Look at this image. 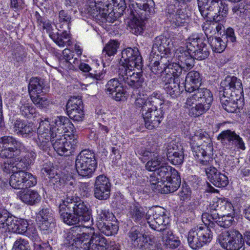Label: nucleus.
Segmentation results:
<instances>
[{"label": "nucleus", "instance_id": "obj_20", "mask_svg": "<svg viewBox=\"0 0 250 250\" xmlns=\"http://www.w3.org/2000/svg\"><path fill=\"white\" fill-rule=\"evenodd\" d=\"M67 114L74 122L83 121L84 117L83 104L81 97H72L66 105Z\"/></svg>", "mask_w": 250, "mask_h": 250}, {"label": "nucleus", "instance_id": "obj_46", "mask_svg": "<svg viewBox=\"0 0 250 250\" xmlns=\"http://www.w3.org/2000/svg\"><path fill=\"white\" fill-rule=\"evenodd\" d=\"M163 104L162 96L159 93H153L147 98L146 108L148 110H159L158 107Z\"/></svg>", "mask_w": 250, "mask_h": 250}, {"label": "nucleus", "instance_id": "obj_36", "mask_svg": "<svg viewBox=\"0 0 250 250\" xmlns=\"http://www.w3.org/2000/svg\"><path fill=\"white\" fill-rule=\"evenodd\" d=\"M119 45L120 43L118 41L113 40H110L105 45L102 54L103 62L106 61V62H103L104 65H105V63L109 64L112 59L111 57L116 54Z\"/></svg>", "mask_w": 250, "mask_h": 250}, {"label": "nucleus", "instance_id": "obj_6", "mask_svg": "<svg viewBox=\"0 0 250 250\" xmlns=\"http://www.w3.org/2000/svg\"><path fill=\"white\" fill-rule=\"evenodd\" d=\"M119 63V69H124L127 74L135 76L137 79H141L142 82L144 83L142 71L135 72V69L140 70L143 66L142 57L137 47H127L123 49Z\"/></svg>", "mask_w": 250, "mask_h": 250}, {"label": "nucleus", "instance_id": "obj_54", "mask_svg": "<svg viewBox=\"0 0 250 250\" xmlns=\"http://www.w3.org/2000/svg\"><path fill=\"white\" fill-rule=\"evenodd\" d=\"M44 94H40L30 98L35 105L40 108H46L51 103L50 99L43 96Z\"/></svg>", "mask_w": 250, "mask_h": 250}, {"label": "nucleus", "instance_id": "obj_57", "mask_svg": "<svg viewBox=\"0 0 250 250\" xmlns=\"http://www.w3.org/2000/svg\"><path fill=\"white\" fill-rule=\"evenodd\" d=\"M169 217L167 214L158 218L154 220V222H152L151 223L150 221H147V223L149 224L150 228L157 230L159 229L158 228L161 226H162V228H165V226L169 223Z\"/></svg>", "mask_w": 250, "mask_h": 250}, {"label": "nucleus", "instance_id": "obj_59", "mask_svg": "<svg viewBox=\"0 0 250 250\" xmlns=\"http://www.w3.org/2000/svg\"><path fill=\"white\" fill-rule=\"evenodd\" d=\"M148 179L151 184V188L153 191L160 193H161V191H163L164 185L160 184V179L159 178V176L156 175L155 172L150 174Z\"/></svg>", "mask_w": 250, "mask_h": 250}, {"label": "nucleus", "instance_id": "obj_21", "mask_svg": "<svg viewBox=\"0 0 250 250\" xmlns=\"http://www.w3.org/2000/svg\"><path fill=\"white\" fill-rule=\"evenodd\" d=\"M163 107L159 110H148L146 106L141 110L142 116L144 119L145 127L149 130L158 127L164 118L165 112Z\"/></svg>", "mask_w": 250, "mask_h": 250}, {"label": "nucleus", "instance_id": "obj_9", "mask_svg": "<svg viewBox=\"0 0 250 250\" xmlns=\"http://www.w3.org/2000/svg\"><path fill=\"white\" fill-rule=\"evenodd\" d=\"M113 6L111 2L107 3L104 6H100L98 9L95 7L91 10L89 8L84 9L83 12L98 23H113L118 17L123 15L124 12L119 13L118 7H113Z\"/></svg>", "mask_w": 250, "mask_h": 250}, {"label": "nucleus", "instance_id": "obj_37", "mask_svg": "<svg viewBox=\"0 0 250 250\" xmlns=\"http://www.w3.org/2000/svg\"><path fill=\"white\" fill-rule=\"evenodd\" d=\"M14 128L18 133L24 137H29L34 131V124L32 122L17 119L14 123Z\"/></svg>", "mask_w": 250, "mask_h": 250}, {"label": "nucleus", "instance_id": "obj_26", "mask_svg": "<svg viewBox=\"0 0 250 250\" xmlns=\"http://www.w3.org/2000/svg\"><path fill=\"white\" fill-rule=\"evenodd\" d=\"M80 226H75L70 229L64 232V243L68 247H74L77 250H81L79 244L81 243L84 236V233H80Z\"/></svg>", "mask_w": 250, "mask_h": 250}, {"label": "nucleus", "instance_id": "obj_52", "mask_svg": "<svg viewBox=\"0 0 250 250\" xmlns=\"http://www.w3.org/2000/svg\"><path fill=\"white\" fill-rule=\"evenodd\" d=\"M166 214H167L166 210L163 208L158 206L152 207L146 213V219L147 221H149L152 218L153 220H155Z\"/></svg>", "mask_w": 250, "mask_h": 250}, {"label": "nucleus", "instance_id": "obj_10", "mask_svg": "<svg viewBox=\"0 0 250 250\" xmlns=\"http://www.w3.org/2000/svg\"><path fill=\"white\" fill-rule=\"evenodd\" d=\"M208 225L197 226L190 229L188 235L189 246L193 250H198L211 242L213 235Z\"/></svg>", "mask_w": 250, "mask_h": 250}, {"label": "nucleus", "instance_id": "obj_48", "mask_svg": "<svg viewBox=\"0 0 250 250\" xmlns=\"http://www.w3.org/2000/svg\"><path fill=\"white\" fill-rule=\"evenodd\" d=\"M208 42L212 51L215 53H222L227 46V41L221 37H209Z\"/></svg>", "mask_w": 250, "mask_h": 250}, {"label": "nucleus", "instance_id": "obj_3", "mask_svg": "<svg viewBox=\"0 0 250 250\" xmlns=\"http://www.w3.org/2000/svg\"><path fill=\"white\" fill-rule=\"evenodd\" d=\"M220 102L227 112L234 113L244 105L241 81L235 76H227L221 83Z\"/></svg>", "mask_w": 250, "mask_h": 250}, {"label": "nucleus", "instance_id": "obj_33", "mask_svg": "<svg viewBox=\"0 0 250 250\" xmlns=\"http://www.w3.org/2000/svg\"><path fill=\"white\" fill-rule=\"evenodd\" d=\"M202 81L201 75L196 71L189 72L186 75L184 88L188 92L191 93L199 88Z\"/></svg>", "mask_w": 250, "mask_h": 250}, {"label": "nucleus", "instance_id": "obj_19", "mask_svg": "<svg viewBox=\"0 0 250 250\" xmlns=\"http://www.w3.org/2000/svg\"><path fill=\"white\" fill-rule=\"evenodd\" d=\"M188 48L192 52L194 60H204L209 55L207 44L203 38H189L188 41Z\"/></svg>", "mask_w": 250, "mask_h": 250}, {"label": "nucleus", "instance_id": "obj_58", "mask_svg": "<svg viewBox=\"0 0 250 250\" xmlns=\"http://www.w3.org/2000/svg\"><path fill=\"white\" fill-rule=\"evenodd\" d=\"M141 88V87L133 88V91L132 94L136 99L135 103L136 106L143 108L144 106H146L147 99H146V95L140 93V89ZM142 109V108H141V110Z\"/></svg>", "mask_w": 250, "mask_h": 250}, {"label": "nucleus", "instance_id": "obj_12", "mask_svg": "<svg viewBox=\"0 0 250 250\" xmlns=\"http://www.w3.org/2000/svg\"><path fill=\"white\" fill-rule=\"evenodd\" d=\"M25 146L12 136H5L0 138V157L11 159L21 155Z\"/></svg>", "mask_w": 250, "mask_h": 250}, {"label": "nucleus", "instance_id": "obj_39", "mask_svg": "<svg viewBox=\"0 0 250 250\" xmlns=\"http://www.w3.org/2000/svg\"><path fill=\"white\" fill-rule=\"evenodd\" d=\"M137 7L140 10L141 18H146L143 16V14L145 13V16L153 15L155 12V5L153 0H135Z\"/></svg>", "mask_w": 250, "mask_h": 250}, {"label": "nucleus", "instance_id": "obj_60", "mask_svg": "<svg viewBox=\"0 0 250 250\" xmlns=\"http://www.w3.org/2000/svg\"><path fill=\"white\" fill-rule=\"evenodd\" d=\"M20 218L11 214L10 217L6 223H5L4 226L2 228L5 231H11L15 232L17 228V224L19 223Z\"/></svg>", "mask_w": 250, "mask_h": 250}, {"label": "nucleus", "instance_id": "obj_25", "mask_svg": "<svg viewBox=\"0 0 250 250\" xmlns=\"http://www.w3.org/2000/svg\"><path fill=\"white\" fill-rule=\"evenodd\" d=\"M192 54L188 48V42L186 47L181 46L175 51V57L178 61V63L186 69V72L191 69L194 65V59Z\"/></svg>", "mask_w": 250, "mask_h": 250}, {"label": "nucleus", "instance_id": "obj_7", "mask_svg": "<svg viewBox=\"0 0 250 250\" xmlns=\"http://www.w3.org/2000/svg\"><path fill=\"white\" fill-rule=\"evenodd\" d=\"M156 173L160 179V184L164 185L161 193L173 192L180 187L181 183L180 173L172 167L163 164L157 169Z\"/></svg>", "mask_w": 250, "mask_h": 250}, {"label": "nucleus", "instance_id": "obj_13", "mask_svg": "<svg viewBox=\"0 0 250 250\" xmlns=\"http://www.w3.org/2000/svg\"><path fill=\"white\" fill-rule=\"evenodd\" d=\"M167 23H169L173 28L181 26H185L189 19L186 13L185 8L179 7V3H169L166 9Z\"/></svg>", "mask_w": 250, "mask_h": 250}, {"label": "nucleus", "instance_id": "obj_63", "mask_svg": "<svg viewBox=\"0 0 250 250\" xmlns=\"http://www.w3.org/2000/svg\"><path fill=\"white\" fill-rule=\"evenodd\" d=\"M24 234L27 236L34 243L40 242L41 241L38 231L34 227L32 226L28 227Z\"/></svg>", "mask_w": 250, "mask_h": 250}, {"label": "nucleus", "instance_id": "obj_34", "mask_svg": "<svg viewBox=\"0 0 250 250\" xmlns=\"http://www.w3.org/2000/svg\"><path fill=\"white\" fill-rule=\"evenodd\" d=\"M185 69L178 63L169 62L165 73L162 75V80L163 82L174 81L182 74L183 70L185 71Z\"/></svg>", "mask_w": 250, "mask_h": 250}, {"label": "nucleus", "instance_id": "obj_53", "mask_svg": "<svg viewBox=\"0 0 250 250\" xmlns=\"http://www.w3.org/2000/svg\"><path fill=\"white\" fill-rule=\"evenodd\" d=\"M81 250H107L109 246L104 245L100 244H95L94 242H85L82 240L81 243H79Z\"/></svg>", "mask_w": 250, "mask_h": 250}, {"label": "nucleus", "instance_id": "obj_1", "mask_svg": "<svg viewBox=\"0 0 250 250\" xmlns=\"http://www.w3.org/2000/svg\"><path fill=\"white\" fill-rule=\"evenodd\" d=\"M58 208L61 219L69 226L93 223L91 209L78 196L67 195L61 200Z\"/></svg>", "mask_w": 250, "mask_h": 250}, {"label": "nucleus", "instance_id": "obj_15", "mask_svg": "<svg viewBox=\"0 0 250 250\" xmlns=\"http://www.w3.org/2000/svg\"><path fill=\"white\" fill-rule=\"evenodd\" d=\"M52 146L60 156H68L74 151L78 141L76 135H72L68 140L64 135L57 134L52 140Z\"/></svg>", "mask_w": 250, "mask_h": 250}, {"label": "nucleus", "instance_id": "obj_11", "mask_svg": "<svg viewBox=\"0 0 250 250\" xmlns=\"http://www.w3.org/2000/svg\"><path fill=\"white\" fill-rule=\"evenodd\" d=\"M194 91H195L197 104L190 108L189 114L196 117L203 115L209 110L213 99L211 91L207 88H199Z\"/></svg>", "mask_w": 250, "mask_h": 250}, {"label": "nucleus", "instance_id": "obj_45", "mask_svg": "<svg viewBox=\"0 0 250 250\" xmlns=\"http://www.w3.org/2000/svg\"><path fill=\"white\" fill-rule=\"evenodd\" d=\"M165 82L166 83L165 90L167 94L172 98H176L179 96L185 89L184 87L181 86L179 83L175 81Z\"/></svg>", "mask_w": 250, "mask_h": 250}, {"label": "nucleus", "instance_id": "obj_61", "mask_svg": "<svg viewBox=\"0 0 250 250\" xmlns=\"http://www.w3.org/2000/svg\"><path fill=\"white\" fill-rule=\"evenodd\" d=\"M13 250H31L28 241L20 238L17 239L14 243Z\"/></svg>", "mask_w": 250, "mask_h": 250}, {"label": "nucleus", "instance_id": "obj_64", "mask_svg": "<svg viewBox=\"0 0 250 250\" xmlns=\"http://www.w3.org/2000/svg\"><path fill=\"white\" fill-rule=\"evenodd\" d=\"M191 190L188 186L184 183L179 192V195L181 200L186 201L190 199Z\"/></svg>", "mask_w": 250, "mask_h": 250}, {"label": "nucleus", "instance_id": "obj_55", "mask_svg": "<svg viewBox=\"0 0 250 250\" xmlns=\"http://www.w3.org/2000/svg\"><path fill=\"white\" fill-rule=\"evenodd\" d=\"M54 217H55L52 210L45 205L41 206L39 212L37 214V220L38 222Z\"/></svg>", "mask_w": 250, "mask_h": 250}, {"label": "nucleus", "instance_id": "obj_42", "mask_svg": "<svg viewBox=\"0 0 250 250\" xmlns=\"http://www.w3.org/2000/svg\"><path fill=\"white\" fill-rule=\"evenodd\" d=\"M128 213L133 221L140 225L143 223L145 218L146 217L144 208L139 205L134 204L131 206Z\"/></svg>", "mask_w": 250, "mask_h": 250}, {"label": "nucleus", "instance_id": "obj_56", "mask_svg": "<svg viewBox=\"0 0 250 250\" xmlns=\"http://www.w3.org/2000/svg\"><path fill=\"white\" fill-rule=\"evenodd\" d=\"M79 69L84 72H88V76L90 78H93L96 80H101L103 78V74L101 72H97L94 71V72H90L91 70V68L87 63L81 62L79 65Z\"/></svg>", "mask_w": 250, "mask_h": 250}, {"label": "nucleus", "instance_id": "obj_28", "mask_svg": "<svg viewBox=\"0 0 250 250\" xmlns=\"http://www.w3.org/2000/svg\"><path fill=\"white\" fill-rule=\"evenodd\" d=\"M53 130L56 131L57 134L64 135L66 132H70L75 135L76 129L70 120L65 116H57L52 121Z\"/></svg>", "mask_w": 250, "mask_h": 250}, {"label": "nucleus", "instance_id": "obj_44", "mask_svg": "<svg viewBox=\"0 0 250 250\" xmlns=\"http://www.w3.org/2000/svg\"><path fill=\"white\" fill-rule=\"evenodd\" d=\"M139 13H137V15H138V17L140 18V20L138 19L137 18V16H135L134 14V17L133 19L131 20L130 22L129 23V26L130 28L131 32L134 34H141L143 33L144 28H143V24L142 21L143 20H145L147 19V17L150 16V15L145 16V13L143 14V16L144 17L146 16V18L142 19L141 18L140 16L141 13L142 12L138 11Z\"/></svg>", "mask_w": 250, "mask_h": 250}, {"label": "nucleus", "instance_id": "obj_23", "mask_svg": "<svg viewBox=\"0 0 250 250\" xmlns=\"http://www.w3.org/2000/svg\"><path fill=\"white\" fill-rule=\"evenodd\" d=\"M128 236L132 247L135 250H146L148 243L147 236L145 234L140 226L132 227L129 230Z\"/></svg>", "mask_w": 250, "mask_h": 250}, {"label": "nucleus", "instance_id": "obj_29", "mask_svg": "<svg viewBox=\"0 0 250 250\" xmlns=\"http://www.w3.org/2000/svg\"><path fill=\"white\" fill-rule=\"evenodd\" d=\"M204 171L209 181L215 187L225 188L228 185V177L215 167L212 166L205 168Z\"/></svg>", "mask_w": 250, "mask_h": 250}, {"label": "nucleus", "instance_id": "obj_32", "mask_svg": "<svg viewBox=\"0 0 250 250\" xmlns=\"http://www.w3.org/2000/svg\"><path fill=\"white\" fill-rule=\"evenodd\" d=\"M17 196L24 204L35 206L39 203L41 197L37 190L29 188L21 190L17 193Z\"/></svg>", "mask_w": 250, "mask_h": 250}, {"label": "nucleus", "instance_id": "obj_24", "mask_svg": "<svg viewBox=\"0 0 250 250\" xmlns=\"http://www.w3.org/2000/svg\"><path fill=\"white\" fill-rule=\"evenodd\" d=\"M166 149L167 159L172 165L180 166L183 164L185 154L181 145L172 141L167 144Z\"/></svg>", "mask_w": 250, "mask_h": 250}, {"label": "nucleus", "instance_id": "obj_35", "mask_svg": "<svg viewBox=\"0 0 250 250\" xmlns=\"http://www.w3.org/2000/svg\"><path fill=\"white\" fill-rule=\"evenodd\" d=\"M55 56L57 58L59 63V66L63 69L68 70H77L76 67L69 61L73 58L74 54L70 49L66 48L64 49L62 54L56 53Z\"/></svg>", "mask_w": 250, "mask_h": 250}, {"label": "nucleus", "instance_id": "obj_43", "mask_svg": "<svg viewBox=\"0 0 250 250\" xmlns=\"http://www.w3.org/2000/svg\"><path fill=\"white\" fill-rule=\"evenodd\" d=\"M97 227L102 233L107 236L116 234L119 229V224L117 219L102 224H98Z\"/></svg>", "mask_w": 250, "mask_h": 250}, {"label": "nucleus", "instance_id": "obj_2", "mask_svg": "<svg viewBox=\"0 0 250 250\" xmlns=\"http://www.w3.org/2000/svg\"><path fill=\"white\" fill-rule=\"evenodd\" d=\"M235 212L230 201L225 198L214 199L210 203L208 212H204L202 220L204 224L208 225L215 231L219 227L227 229L234 222Z\"/></svg>", "mask_w": 250, "mask_h": 250}, {"label": "nucleus", "instance_id": "obj_38", "mask_svg": "<svg viewBox=\"0 0 250 250\" xmlns=\"http://www.w3.org/2000/svg\"><path fill=\"white\" fill-rule=\"evenodd\" d=\"M58 133L56 131L53 130V124L51 127L48 121L42 122L38 128L39 140H53L55 136Z\"/></svg>", "mask_w": 250, "mask_h": 250}, {"label": "nucleus", "instance_id": "obj_22", "mask_svg": "<svg viewBox=\"0 0 250 250\" xmlns=\"http://www.w3.org/2000/svg\"><path fill=\"white\" fill-rule=\"evenodd\" d=\"M42 173L49 179V183L53 186L55 190L61 189L65 187L67 180V174L62 172L57 173L53 167L44 165L41 170Z\"/></svg>", "mask_w": 250, "mask_h": 250}, {"label": "nucleus", "instance_id": "obj_4", "mask_svg": "<svg viewBox=\"0 0 250 250\" xmlns=\"http://www.w3.org/2000/svg\"><path fill=\"white\" fill-rule=\"evenodd\" d=\"M118 77L110 79L105 85L107 91L116 101H124L127 99V94L124 87H142L143 82L141 79H137L135 76L127 74L124 69L118 70Z\"/></svg>", "mask_w": 250, "mask_h": 250}, {"label": "nucleus", "instance_id": "obj_18", "mask_svg": "<svg viewBox=\"0 0 250 250\" xmlns=\"http://www.w3.org/2000/svg\"><path fill=\"white\" fill-rule=\"evenodd\" d=\"M93 187V195L99 200H106L110 198L111 184L108 178L104 174L97 176Z\"/></svg>", "mask_w": 250, "mask_h": 250}, {"label": "nucleus", "instance_id": "obj_17", "mask_svg": "<svg viewBox=\"0 0 250 250\" xmlns=\"http://www.w3.org/2000/svg\"><path fill=\"white\" fill-rule=\"evenodd\" d=\"M220 243L226 250H239L244 245L243 235L236 230H230L222 233Z\"/></svg>", "mask_w": 250, "mask_h": 250}, {"label": "nucleus", "instance_id": "obj_16", "mask_svg": "<svg viewBox=\"0 0 250 250\" xmlns=\"http://www.w3.org/2000/svg\"><path fill=\"white\" fill-rule=\"evenodd\" d=\"M9 184L13 188L23 190L36 185L37 178L29 172L20 171L19 173L12 174Z\"/></svg>", "mask_w": 250, "mask_h": 250}, {"label": "nucleus", "instance_id": "obj_27", "mask_svg": "<svg viewBox=\"0 0 250 250\" xmlns=\"http://www.w3.org/2000/svg\"><path fill=\"white\" fill-rule=\"evenodd\" d=\"M170 58L168 56L158 54L150 55V70L155 74H161V76L165 73L166 69L167 67Z\"/></svg>", "mask_w": 250, "mask_h": 250}, {"label": "nucleus", "instance_id": "obj_40", "mask_svg": "<svg viewBox=\"0 0 250 250\" xmlns=\"http://www.w3.org/2000/svg\"><path fill=\"white\" fill-rule=\"evenodd\" d=\"M50 38L60 47H63L65 45H70L72 44L70 31L66 30L59 31L54 33H50Z\"/></svg>", "mask_w": 250, "mask_h": 250}, {"label": "nucleus", "instance_id": "obj_14", "mask_svg": "<svg viewBox=\"0 0 250 250\" xmlns=\"http://www.w3.org/2000/svg\"><path fill=\"white\" fill-rule=\"evenodd\" d=\"M222 146L229 150L235 151L246 149L243 139L234 131L227 129L222 131L217 137Z\"/></svg>", "mask_w": 250, "mask_h": 250}, {"label": "nucleus", "instance_id": "obj_47", "mask_svg": "<svg viewBox=\"0 0 250 250\" xmlns=\"http://www.w3.org/2000/svg\"><path fill=\"white\" fill-rule=\"evenodd\" d=\"M96 225L101 223H104L106 222H110L113 220H116L115 216L109 209L99 208L97 209Z\"/></svg>", "mask_w": 250, "mask_h": 250}, {"label": "nucleus", "instance_id": "obj_50", "mask_svg": "<svg viewBox=\"0 0 250 250\" xmlns=\"http://www.w3.org/2000/svg\"><path fill=\"white\" fill-rule=\"evenodd\" d=\"M11 57L17 62H23L25 61L27 52L25 48L21 45H17L11 51Z\"/></svg>", "mask_w": 250, "mask_h": 250}, {"label": "nucleus", "instance_id": "obj_41", "mask_svg": "<svg viewBox=\"0 0 250 250\" xmlns=\"http://www.w3.org/2000/svg\"><path fill=\"white\" fill-rule=\"evenodd\" d=\"M18 107L20 114L24 118L32 119L36 117L37 112L35 108L33 107L28 102V101L22 97Z\"/></svg>", "mask_w": 250, "mask_h": 250}, {"label": "nucleus", "instance_id": "obj_49", "mask_svg": "<svg viewBox=\"0 0 250 250\" xmlns=\"http://www.w3.org/2000/svg\"><path fill=\"white\" fill-rule=\"evenodd\" d=\"M83 241L85 242H94L95 244H100L104 245H108L106 239L102 235L92 232L84 233Z\"/></svg>", "mask_w": 250, "mask_h": 250}, {"label": "nucleus", "instance_id": "obj_31", "mask_svg": "<svg viewBox=\"0 0 250 250\" xmlns=\"http://www.w3.org/2000/svg\"><path fill=\"white\" fill-rule=\"evenodd\" d=\"M49 86L42 79L38 77L32 78L28 84V91L30 98L46 93Z\"/></svg>", "mask_w": 250, "mask_h": 250}, {"label": "nucleus", "instance_id": "obj_51", "mask_svg": "<svg viewBox=\"0 0 250 250\" xmlns=\"http://www.w3.org/2000/svg\"><path fill=\"white\" fill-rule=\"evenodd\" d=\"M39 228L43 233L48 234L53 231L56 226L55 217L47 219L38 222Z\"/></svg>", "mask_w": 250, "mask_h": 250}, {"label": "nucleus", "instance_id": "obj_30", "mask_svg": "<svg viewBox=\"0 0 250 250\" xmlns=\"http://www.w3.org/2000/svg\"><path fill=\"white\" fill-rule=\"evenodd\" d=\"M171 39L166 36L161 35L156 37L153 41L152 50L150 55L158 54L168 56L170 54V43Z\"/></svg>", "mask_w": 250, "mask_h": 250}, {"label": "nucleus", "instance_id": "obj_62", "mask_svg": "<svg viewBox=\"0 0 250 250\" xmlns=\"http://www.w3.org/2000/svg\"><path fill=\"white\" fill-rule=\"evenodd\" d=\"M71 16L68 14V12L64 10H62L59 13V21L60 23H65L67 29L69 30L71 22Z\"/></svg>", "mask_w": 250, "mask_h": 250}, {"label": "nucleus", "instance_id": "obj_5", "mask_svg": "<svg viewBox=\"0 0 250 250\" xmlns=\"http://www.w3.org/2000/svg\"><path fill=\"white\" fill-rule=\"evenodd\" d=\"M190 146L199 165L207 166L212 160L213 145L209 135L205 131L197 132L190 140Z\"/></svg>", "mask_w": 250, "mask_h": 250}, {"label": "nucleus", "instance_id": "obj_8", "mask_svg": "<svg viewBox=\"0 0 250 250\" xmlns=\"http://www.w3.org/2000/svg\"><path fill=\"white\" fill-rule=\"evenodd\" d=\"M75 169L78 175L83 178H90L97 167V160L93 150H82L75 159Z\"/></svg>", "mask_w": 250, "mask_h": 250}]
</instances>
